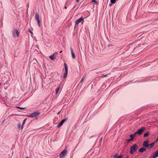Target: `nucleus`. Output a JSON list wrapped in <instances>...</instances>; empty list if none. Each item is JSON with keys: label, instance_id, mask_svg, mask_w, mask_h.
Masks as SVG:
<instances>
[{"label": "nucleus", "instance_id": "obj_1", "mask_svg": "<svg viewBox=\"0 0 158 158\" xmlns=\"http://www.w3.org/2000/svg\"><path fill=\"white\" fill-rule=\"evenodd\" d=\"M138 148V146L136 144H135L133 146H131L130 147V153L133 154Z\"/></svg>", "mask_w": 158, "mask_h": 158}, {"label": "nucleus", "instance_id": "obj_2", "mask_svg": "<svg viewBox=\"0 0 158 158\" xmlns=\"http://www.w3.org/2000/svg\"><path fill=\"white\" fill-rule=\"evenodd\" d=\"M40 114V113L37 112H34L32 113L31 114H30L28 116V117L31 118H34L36 117L37 115H39Z\"/></svg>", "mask_w": 158, "mask_h": 158}, {"label": "nucleus", "instance_id": "obj_3", "mask_svg": "<svg viewBox=\"0 0 158 158\" xmlns=\"http://www.w3.org/2000/svg\"><path fill=\"white\" fill-rule=\"evenodd\" d=\"M65 69V73H64L63 76L64 78H66L67 77V73H68V66L67 64L64 63V64Z\"/></svg>", "mask_w": 158, "mask_h": 158}, {"label": "nucleus", "instance_id": "obj_4", "mask_svg": "<svg viewBox=\"0 0 158 158\" xmlns=\"http://www.w3.org/2000/svg\"><path fill=\"white\" fill-rule=\"evenodd\" d=\"M145 129V128L143 127L141 129H139L137 130L136 132H135V135L138 134L140 135L142 132H143Z\"/></svg>", "mask_w": 158, "mask_h": 158}, {"label": "nucleus", "instance_id": "obj_5", "mask_svg": "<svg viewBox=\"0 0 158 158\" xmlns=\"http://www.w3.org/2000/svg\"><path fill=\"white\" fill-rule=\"evenodd\" d=\"M67 151L66 150H64L60 154V158H62L66 154Z\"/></svg>", "mask_w": 158, "mask_h": 158}, {"label": "nucleus", "instance_id": "obj_6", "mask_svg": "<svg viewBox=\"0 0 158 158\" xmlns=\"http://www.w3.org/2000/svg\"><path fill=\"white\" fill-rule=\"evenodd\" d=\"M57 53L55 52L52 55H51L49 56V57L52 60H54L56 59V55Z\"/></svg>", "mask_w": 158, "mask_h": 158}, {"label": "nucleus", "instance_id": "obj_7", "mask_svg": "<svg viewBox=\"0 0 158 158\" xmlns=\"http://www.w3.org/2000/svg\"><path fill=\"white\" fill-rule=\"evenodd\" d=\"M135 135V133L134 134H131L129 136V137L130 138L129 139V142L132 141L133 140L134 137Z\"/></svg>", "mask_w": 158, "mask_h": 158}, {"label": "nucleus", "instance_id": "obj_8", "mask_svg": "<svg viewBox=\"0 0 158 158\" xmlns=\"http://www.w3.org/2000/svg\"><path fill=\"white\" fill-rule=\"evenodd\" d=\"M83 18L82 17H81L79 19L76 20V21L75 22L76 24H77L79 23H80L82 21H83Z\"/></svg>", "mask_w": 158, "mask_h": 158}, {"label": "nucleus", "instance_id": "obj_9", "mask_svg": "<svg viewBox=\"0 0 158 158\" xmlns=\"http://www.w3.org/2000/svg\"><path fill=\"white\" fill-rule=\"evenodd\" d=\"M19 32L18 30L16 29H15L13 31V35L14 36H18L19 35Z\"/></svg>", "mask_w": 158, "mask_h": 158}, {"label": "nucleus", "instance_id": "obj_10", "mask_svg": "<svg viewBox=\"0 0 158 158\" xmlns=\"http://www.w3.org/2000/svg\"><path fill=\"white\" fill-rule=\"evenodd\" d=\"M66 120V119H64L62 120L60 123L58 125H57V127H60L62 126L63 124L65 122V121Z\"/></svg>", "mask_w": 158, "mask_h": 158}, {"label": "nucleus", "instance_id": "obj_11", "mask_svg": "<svg viewBox=\"0 0 158 158\" xmlns=\"http://www.w3.org/2000/svg\"><path fill=\"white\" fill-rule=\"evenodd\" d=\"M148 140H147L145 141H144L143 143V145L144 147L148 148Z\"/></svg>", "mask_w": 158, "mask_h": 158}, {"label": "nucleus", "instance_id": "obj_12", "mask_svg": "<svg viewBox=\"0 0 158 158\" xmlns=\"http://www.w3.org/2000/svg\"><path fill=\"white\" fill-rule=\"evenodd\" d=\"M70 51L72 54V57L73 59H74L75 58L76 56L75 55V54L73 52V50L72 48H70Z\"/></svg>", "mask_w": 158, "mask_h": 158}, {"label": "nucleus", "instance_id": "obj_13", "mask_svg": "<svg viewBox=\"0 0 158 158\" xmlns=\"http://www.w3.org/2000/svg\"><path fill=\"white\" fill-rule=\"evenodd\" d=\"M146 149L144 148H141L139 149V152H140L142 153L143 152L146 151Z\"/></svg>", "mask_w": 158, "mask_h": 158}, {"label": "nucleus", "instance_id": "obj_14", "mask_svg": "<svg viewBox=\"0 0 158 158\" xmlns=\"http://www.w3.org/2000/svg\"><path fill=\"white\" fill-rule=\"evenodd\" d=\"M158 156V150L154 153L153 155V158H155Z\"/></svg>", "mask_w": 158, "mask_h": 158}, {"label": "nucleus", "instance_id": "obj_15", "mask_svg": "<svg viewBox=\"0 0 158 158\" xmlns=\"http://www.w3.org/2000/svg\"><path fill=\"white\" fill-rule=\"evenodd\" d=\"M154 144V143H151L150 144H148L147 148L150 149L151 148Z\"/></svg>", "mask_w": 158, "mask_h": 158}, {"label": "nucleus", "instance_id": "obj_16", "mask_svg": "<svg viewBox=\"0 0 158 158\" xmlns=\"http://www.w3.org/2000/svg\"><path fill=\"white\" fill-rule=\"evenodd\" d=\"M123 156L121 155L120 156H119L118 155L116 154L114 156V157L115 158H121Z\"/></svg>", "mask_w": 158, "mask_h": 158}, {"label": "nucleus", "instance_id": "obj_17", "mask_svg": "<svg viewBox=\"0 0 158 158\" xmlns=\"http://www.w3.org/2000/svg\"><path fill=\"white\" fill-rule=\"evenodd\" d=\"M35 19L37 21L39 20V16L38 14H36L35 15Z\"/></svg>", "mask_w": 158, "mask_h": 158}, {"label": "nucleus", "instance_id": "obj_18", "mask_svg": "<svg viewBox=\"0 0 158 158\" xmlns=\"http://www.w3.org/2000/svg\"><path fill=\"white\" fill-rule=\"evenodd\" d=\"M148 135H149V133L147 132V133H145L144 134V136L145 137H147Z\"/></svg>", "mask_w": 158, "mask_h": 158}, {"label": "nucleus", "instance_id": "obj_19", "mask_svg": "<svg viewBox=\"0 0 158 158\" xmlns=\"http://www.w3.org/2000/svg\"><path fill=\"white\" fill-rule=\"evenodd\" d=\"M26 119H25L24 120L23 123V125H22V128H21V129H22L23 127V126L24 125V124H25V122H26Z\"/></svg>", "mask_w": 158, "mask_h": 158}, {"label": "nucleus", "instance_id": "obj_20", "mask_svg": "<svg viewBox=\"0 0 158 158\" xmlns=\"http://www.w3.org/2000/svg\"><path fill=\"white\" fill-rule=\"evenodd\" d=\"M16 107L18 108H19V109H21V110H23L26 108L25 107Z\"/></svg>", "mask_w": 158, "mask_h": 158}, {"label": "nucleus", "instance_id": "obj_21", "mask_svg": "<svg viewBox=\"0 0 158 158\" xmlns=\"http://www.w3.org/2000/svg\"><path fill=\"white\" fill-rule=\"evenodd\" d=\"M111 2L112 4H114L115 2V0H111Z\"/></svg>", "mask_w": 158, "mask_h": 158}, {"label": "nucleus", "instance_id": "obj_22", "mask_svg": "<svg viewBox=\"0 0 158 158\" xmlns=\"http://www.w3.org/2000/svg\"><path fill=\"white\" fill-rule=\"evenodd\" d=\"M92 2H94L96 4H98L96 0H93L92 1Z\"/></svg>", "mask_w": 158, "mask_h": 158}, {"label": "nucleus", "instance_id": "obj_23", "mask_svg": "<svg viewBox=\"0 0 158 158\" xmlns=\"http://www.w3.org/2000/svg\"><path fill=\"white\" fill-rule=\"evenodd\" d=\"M37 23H38V25L40 27V20H37Z\"/></svg>", "mask_w": 158, "mask_h": 158}, {"label": "nucleus", "instance_id": "obj_24", "mask_svg": "<svg viewBox=\"0 0 158 158\" xmlns=\"http://www.w3.org/2000/svg\"><path fill=\"white\" fill-rule=\"evenodd\" d=\"M59 88H57L56 89V94H57V93H58V91L59 90Z\"/></svg>", "mask_w": 158, "mask_h": 158}, {"label": "nucleus", "instance_id": "obj_25", "mask_svg": "<svg viewBox=\"0 0 158 158\" xmlns=\"http://www.w3.org/2000/svg\"><path fill=\"white\" fill-rule=\"evenodd\" d=\"M21 125L20 124H18V125H17V126H18V127L19 128H20V127H21Z\"/></svg>", "mask_w": 158, "mask_h": 158}, {"label": "nucleus", "instance_id": "obj_26", "mask_svg": "<svg viewBox=\"0 0 158 158\" xmlns=\"http://www.w3.org/2000/svg\"><path fill=\"white\" fill-rule=\"evenodd\" d=\"M112 3H111V4H110L109 6H112Z\"/></svg>", "mask_w": 158, "mask_h": 158}, {"label": "nucleus", "instance_id": "obj_27", "mask_svg": "<svg viewBox=\"0 0 158 158\" xmlns=\"http://www.w3.org/2000/svg\"><path fill=\"white\" fill-rule=\"evenodd\" d=\"M158 140V137L157 138V140H156V141H157Z\"/></svg>", "mask_w": 158, "mask_h": 158}, {"label": "nucleus", "instance_id": "obj_28", "mask_svg": "<svg viewBox=\"0 0 158 158\" xmlns=\"http://www.w3.org/2000/svg\"><path fill=\"white\" fill-rule=\"evenodd\" d=\"M62 51H61L60 52V53H61L62 52Z\"/></svg>", "mask_w": 158, "mask_h": 158}, {"label": "nucleus", "instance_id": "obj_29", "mask_svg": "<svg viewBox=\"0 0 158 158\" xmlns=\"http://www.w3.org/2000/svg\"><path fill=\"white\" fill-rule=\"evenodd\" d=\"M82 81H83V80H81V82H82Z\"/></svg>", "mask_w": 158, "mask_h": 158}, {"label": "nucleus", "instance_id": "obj_30", "mask_svg": "<svg viewBox=\"0 0 158 158\" xmlns=\"http://www.w3.org/2000/svg\"><path fill=\"white\" fill-rule=\"evenodd\" d=\"M25 158H29V157H26Z\"/></svg>", "mask_w": 158, "mask_h": 158}, {"label": "nucleus", "instance_id": "obj_31", "mask_svg": "<svg viewBox=\"0 0 158 158\" xmlns=\"http://www.w3.org/2000/svg\"><path fill=\"white\" fill-rule=\"evenodd\" d=\"M127 158H128V157H127Z\"/></svg>", "mask_w": 158, "mask_h": 158}]
</instances>
